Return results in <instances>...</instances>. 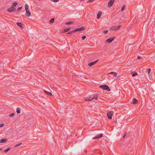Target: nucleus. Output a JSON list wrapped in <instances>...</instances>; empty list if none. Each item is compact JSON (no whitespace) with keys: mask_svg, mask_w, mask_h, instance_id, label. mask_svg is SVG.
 Returning <instances> with one entry per match:
<instances>
[{"mask_svg":"<svg viewBox=\"0 0 155 155\" xmlns=\"http://www.w3.org/2000/svg\"><path fill=\"white\" fill-rule=\"evenodd\" d=\"M85 28H86L85 27H83L79 28H76V29L74 30V31H75V32L77 31H81L84 30Z\"/></svg>","mask_w":155,"mask_h":155,"instance_id":"nucleus-5","label":"nucleus"},{"mask_svg":"<svg viewBox=\"0 0 155 155\" xmlns=\"http://www.w3.org/2000/svg\"><path fill=\"white\" fill-rule=\"evenodd\" d=\"M109 74H112L115 77L118 78L119 77L117 76V74L116 72H111L108 73Z\"/></svg>","mask_w":155,"mask_h":155,"instance_id":"nucleus-10","label":"nucleus"},{"mask_svg":"<svg viewBox=\"0 0 155 155\" xmlns=\"http://www.w3.org/2000/svg\"><path fill=\"white\" fill-rule=\"evenodd\" d=\"M125 5H123L121 8L122 11H123L124 9H125Z\"/></svg>","mask_w":155,"mask_h":155,"instance_id":"nucleus-28","label":"nucleus"},{"mask_svg":"<svg viewBox=\"0 0 155 155\" xmlns=\"http://www.w3.org/2000/svg\"><path fill=\"white\" fill-rule=\"evenodd\" d=\"M16 8L14 7H11L10 8H8L7 9V11L9 12H15L16 11Z\"/></svg>","mask_w":155,"mask_h":155,"instance_id":"nucleus-3","label":"nucleus"},{"mask_svg":"<svg viewBox=\"0 0 155 155\" xmlns=\"http://www.w3.org/2000/svg\"><path fill=\"white\" fill-rule=\"evenodd\" d=\"M14 115H15V114L14 113H12L9 114V116L10 117H13V116H14Z\"/></svg>","mask_w":155,"mask_h":155,"instance_id":"nucleus-27","label":"nucleus"},{"mask_svg":"<svg viewBox=\"0 0 155 155\" xmlns=\"http://www.w3.org/2000/svg\"><path fill=\"white\" fill-rule=\"evenodd\" d=\"M16 112L17 114H19L20 113V109L19 107H18L16 109Z\"/></svg>","mask_w":155,"mask_h":155,"instance_id":"nucleus-21","label":"nucleus"},{"mask_svg":"<svg viewBox=\"0 0 155 155\" xmlns=\"http://www.w3.org/2000/svg\"><path fill=\"white\" fill-rule=\"evenodd\" d=\"M89 99L90 100V101L93 100V98L92 97H89Z\"/></svg>","mask_w":155,"mask_h":155,"instance_id":"nucleus-35","label":"nucleus"},{"mask_svg":"<svg viewBox=\"0 0 155 155\" xmlns=\"http://www.w3.org/2000/svg\"><path fill=\"white\" fill-rule=\"evenodd\" d=\"M22 8V7H18V9L17 10V12H19Z\"/></svg>","mask_w":155,"mask_h":155,"instance_id":"nucleus-29","label":"nucleus"},{"mask_svg":"<svg viewBox=\"0 0 155 155\" xmlns=\"http://www.w3.org/2000/svg\"><path fill=\"white\" fill-rule=\"evenodd\" d=\"M44 92L47 95H48V96H52V94L51 92H49L48 91H45V90H44Z\"/></svg>","mask_w":155,"mask_h":155,"instance_id":"nucleus-12","label":"nucleus"},{"mask_svg":"<svg viewBox=\"0 0 155 155\" xmlns=\"http://www.w3.org/2000/svg\"><path fill=\"white\" fill-rule=\"evenodd\" d=\"M115 0H110L108 2V5L109 7H111L115 2Z\"/></svg>","mask_w":155,"mask_h":155,"instance_id":"nucleus-9","label":"nucleus"},{"mask_svg":"<svg viewBox=\"0 0 155 155\" xmlns=\"http://www.w3.org/2000/svg\"><path fill=\"white\" fill-rule=\"evenodd\" d=\"M115 38V37H112L111 38H109L106 41L108 43H110L113 41V40Z\"/></svg>","mask_w":155,"mask_h":155,"instance_id":"nucleus-7","label":"nucleus"},{"mask_svg":"<svg viewBox=\"0 0 155 155\" xmlns=\"http://www.w3.org/2000/svg\"><path fill=\"white\" fill-rule=\"evenodd\" d=\"M21 144H22V143H20L17 144L16 145H15V146L16 147H18V146H20Z\"/></svg>","mask_w":155,"mask_h":155,"instance_id":"nucleus-30","label":"nucleus"},{"mask_svg":"<svg viewBox=\"0 0 155 155\" xmlns=\"http://www.w3.org/2000/svg\"><path fill=\"white\" fill-rule=\"evenodd\" d=\"M74 22L73 21H69L68 22H66L65 23V24L66 25H71Z\"/></svg>","mask_w":155,"mask_h":155,"instance_id":"nucleus-18","label":"nucleus"},{"mask_svg":"<svg viewBox=\"0 0 155 155\" xmlns=\"http://www.w3.org/2000/svg\"><path fill=\"white\" fill-rule=\"evenodd\" d=\"M86 38V37L85 36H83L81 38L83 40H84Z\"/></svg>","mask_w":155,"mask_h":155,"instance_id":"nucleus-31","label":"nucleus"},{"mask_svg":"<svg viewBox=\"0 0 155 155\" xmlns=\"http://www.w3.org/2000/svg\"><path fill=\"white\" fill-rule=\"evenodd\" d=\"M98 61V60H97L91 62L88 64V65L90 67L91 66H92L96 64Z\"/></svg>","mask_w":155,"mask_h":155,"instance_id":"nucleus-11","label":"nucleus"},{"mask_svg":"<svg viewBox=\"0 0 155 155\" xmlns=\"http://www.w3.org/2000/svg\"><path fill=\"white\" fill-rule=\"evenodd\" d=\"M17 25L19 26L21 29H22L23 27L22 26V24L21 22L17 23Z\"/></svg>","mask_w":155,"mask_h":155,"instance_id":"nucleus-13","label":"nucleus"},{"mask_svg":"<svg viewBox=\"0 0 155 155\" xmlns=\"http://www.w3.org/2000/svg\"><path fill=\"white\" fill-rule=\"evenodd\" d=\"M59 0H51V1H52L53 2H58L59 1Z\"/></svg>","mask_w":155,"mask_h":155,"instance_id":"nucleus-32","label":"nucleus"},{"mask_svg":"<svg viewBox=\"0 0 155 155\" xmlns=\"http://www.w3.org/2000/svg\"><path fill=\"white\" fill-rule=\"evenodd\" d=\"M107 117L110 119L112 118V116L113 115V113L110 112H108L107 114Z\"/></svg>","mask_w":155,"mask_h":155,"instance_id":"nucleus-8","label":"nucleus"},{"mask_svg":"<svg viewBox=\"0 0 155 155\" xmlns=\"http://www.w3.org/2000/svg\"><path fill=\"white\" fill-rule=\"evenodd\" d=\"M108 30H106V31H104V34H107L108 33Z\"/></svg>","mask_w":155,"mask_h":155,"instance_id":"nucleus-36","label":"nucleus"},{"mask_svg":"<svg viewBox=\"0 0 155 155\" xmlns=\"http://www.w3.org/2000/svg\"><path fill=\"white\" fill-rule=\"evenodd\" d=\"M137 59H140L141 58V57L140 56H138L137 57Z\"/></svg>","mask_w":155,"mask_h":155,"instance_id":"nucleus-38","label":"nucleus"},{"mask_svg":"<svg viewBox=\"0 0 155 155\" xmlns=\"http://www.w3.org/2000/svg\"><path fill=\"white\" fill-rule=\"evenodd\" d=\"M25 10L26 11V15L28 17H29L31 15L30 12L29 10V8L28 5L27 4H26L25 5Z\"/></svg>","mask_w":155,"mask_h":155,"instance_id":"nucleus-1","label":"nucleus"},{"mask_svg":"<svg viewBox=\"0 0 155 155\" xmlns=\"http://www.w3.org/2000/svg\"><path fill=\"white\" fill-rule=\"evenodd\" d=\"M17 4L18 3L17 2H14L12 4V7H14L15 8V6H17Z\"/></svg>","mask_w":155,"mask_h":155,"instance_id":"nucleus-19","label":"nucleus"},{"mask_svg":"<svg viewBox=\"0 0 155 155\" xmlns=\"http://www.w3.org/2000/svg\"><path fill=\"white\" fill-rule=\"evenodd\" d=\"M7 141V139H2L0 140V143H2L6 142Z\"/></svg>","mask_w":155,"mask_h":155,"instance_id":"nucleus-15","label":"nucleus"},{"mask_svg":"<svg viewBox=\"0 0 155 155\" xmlns=\"http://www.w3.org/2000/svg\"><path fill=\"white\" fill-rule=\"evenodd\" d=\"M4 126V124H0V127H3Z\"/></svg>","mask_w":155,"mask_h":155,"instance_id":"nucleus-37","label":"nucleus"},{"mask_svg":"<svg viewBox=\"0 0 155 155\" xmlns=\"http://www.w3.org/2000/svg\"><path fill=\"white\" fill-rule=\"evenodd\" d=\"M99 87L102 89L103 90H106L109 91H110V90L109 87L106 85H100L99 86Z\"/></svg>","mask_w":155,"mask_h":155,"instance_id":"nucleus-2","label":"nucleus"},{"mask_svg":"<svg viewBox=\"0 0 155 155\" xmlns=\"http://www.w3.org/2000/svg\"><path fill=\"white\" fill-rule=\"evenodd\" d=\"M125 136H126V134H125V135L123 136V138H124Z\"/></svg>","mask_w":155,"mask_h":155,"instance_id":"nucleus-40","label":"nucleus"},{"mask_svg":"<svg viewBox=\"0 0 155 155\" xmlns=\"http://www.w3.org/2000/svg\"><path fill=\"white\" fill-rule=\"evenodd\" d=\"M102 14V13L101 12H99L97 14V17L98 19H99Z\"/></svg>","mask_w":155,"mask_h":155,"instance_id":"nucleus-17","label":"nucleus"},{"mask_svg":"<svg viewBox=\"0 0 155 155\" xmlns=\"http://www.w3.org/2000/svg\"><path fill=\"white\" fill-rule=\"evenodd\" d=\"M94 1V0H89L88 2H93Z\"/></svg>","mask_w":155,"mask_h":155,"instance_id":"nucleus-33","label":"nucleus"},{"mask_svg":"<svg viewBox=\"0 0 155 155\" xmlns=\"http://www.w3.org/2000/svg\"><path fill=\"white\" fill-rule=\"evenodd\" d=\"M137 75H138L137 73V72H135L132 74V77H134Z\"/></svg>","mask_w":155,"mask_h":155,"instance_id":"nucleus-25","label":"nucleus"},{"mask_svg":"<svg viewBox=\"0 0 155 155\" xmlns=\"http://www.w3.org/2000/svg\"><path fill=\"white\" fill-rule=\"evenodd\" d=\"M85 151L87 152V150H85Z\"/></svg>","mask_w":155,"mask_h":155,"instance_id":"nucleus-41","label":"nucleus"},{"mask_svg":"<svg viewBox=\"0 0 155 155\" xmlns=\"http://www.w3.org/2000/svg\"><path fill=\"white\" fill-rule=\"evenodd\" d=\"M45 155H46V154H45Z\"/></svg>","mask_w":155,"mask_h":155,"instance_id":"nucleus-43","label":"nucleus"},{"mask_svg":"<svg viewBox=\"0 0 155 155\" xmlns=\"http://www.w3.org/2000/svg\"><path fill=\"white\" fill-rule=\"evenodd\" d=\"M150 71H151V69L150 68L147 69V72L148 74H150Z\"/></svg>","mask_w":155,"mask_h":155,"instance_id":"nucleus-26","label":"nucleus"},{"mask_svg":"<svg viewBox=\"0 0 155 155\" xmlns=\"http://www.w3.org/2000/svg\"><path fill=\"white\" fill-rule=\"evenodd\" d=\"M1 54V53H0V54Z\"/></svg>","mask_w":155,"mask_h":155,"instance_id":"nucleus-44","label":"nucleus"},{"mask_svg":"<svg viewBox=\"0 0 155 155\" xmlns=\"http://www.w3.org/2000/svg\"><path fill=\"white\" fill-rule=\"evenodd\" d=\"M84 0H81V1H84Z\"/></svg>","mask_w":155,"mask_h":155,"instance_id":"nucleus-42","label":"nucleus"},{"mask_svg":"<svg viewBox=\"0 0 155 155\" xmlns=\"http://www.w3.org/2000/svg\"><path fill=\"white\" fill-rule=\"evenodd\" d=\"M54 18H52L50 21V23H52L54 22Z\"/></svg>","mask_w":155,"mask_h":155,"instance_id":"nucleus-22","label":"nucleus"},{"mask_svg":"<svg viewBox=\"0 0 155 155\" xmlns=\"http://www.w3.org/2000/svg\"><path fill=\"white\" fill-rule=\"evenodd\" d=\"M74 30H73V31H71L70 32H68V33H67V34H71L72 33H74L75 32V31H74Z\"/></svg>","mask_w":155,"mask_h":155,"instance_id":"nucleus-24","label":"nucleus"},{"mask_svg":"<svg viewBox=\"0 0 155 155\" xmlns=\"http://www.w3.org/2000/svg\"><path fill=\"white\" fill-rule=\"evenodd\" d=\"M98 95L96 94L94 95V96L93 97V100L94 99L96 100H97L98 99Z\"/></svg>","mask_w":155,"mask_h":155,"instance_id":"nucleus-16","label":"nucleus"},{"mask_svg":"<svg viewBox=\"0 0 155 155\" xmlns=\"http://www.w3.org/2000/svg\"><path fill=\"white\" fill-rule=\"evenodd\" d=\"M85 101H90V100L89 98H86L85 99Z\"/></svg>","mask_w":155,"mask_h":155,"instance_id":"nucleus-34","label":"nucleus"},{"mask_svg":"<svg viewBox=\"0 0 155 155\" xmlns=\"http://www.w3.org/2000/svg\"><path fill=\"white\" fill-rule=\"evenodd\" d=\"M138 103V100L136 98H134L133 100V104H136Z\"/></svg>","mask_w":155,"mask_h":155,"instance_id":"nucleus-14","label":"nucleus"},{"mask_svg":"<svg viewBox=\"0 0 155 155\" xmlns=\"http://www.w3.org/2000/svg\"><path fill=\"white\" fill-rule=\"evenodd\" d=\"M2 148H0V151L2 150Z\"/></svg>","mask_w":155,"mask_h":155,"instance_id":"nucleus-39","label":"nucleus"},{"mask_svg":"<svg viewBox=\"0 0 155 155\" xmlns=\"http://www.w3.org/2000/svg\"><path fill=\"white\" fill-rule=\"evenodd\" d=\"M121 27V26L119 25L117 26H114L110 28V30H118Z\"/></svg>","mask_w":155,"mask_h":155,"instance_id":"nucleus-6","label":"nucleus"},{"mask_svg":"<svg viewBox=\"0 0 155 155\" xmlns=\"http://www.w3.org/2000/svg\"><path fill=\"white\" fill-rule=\"evenodd\" d=\"M71 29V28H67L66 29H64V31H63V32H66L68 31H69L70 29Z\"/></svg>","mask_w":155,"mask_h":155,"instance_id":"nucleus-20","label":"nucleus"},{"mask_svg":"<svg viewBox=\"0 0 155 155\" xmlns=\"http://www.w3.org/2000/svg\"><path fill=\"white\" fill-rule=\"evenodd\" d=\"M103 136V134H97V136L94 137L92 138L93 140L97 139H100Z\"/></svg>","mask_w":155,"mask_h":155,"instance_id":"nucleus-4","label":"nucleus"},{"mask_svg":"<svg viewBox=\"0 0 155 155\" xmlns=\"http://www.w3.org/2000/svg\"><path fill=\"white\" fill-rule=\"evenodd\" d=\"M11 149V148H8L5 150L4 152H5V153L7 152L8 151L10 150Z\"/></svg>","mask_w":155,"mask_h":155,"instance_id":"nucleus-23","label":"nucleus"}]
</instances>
